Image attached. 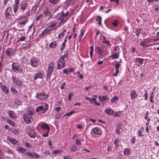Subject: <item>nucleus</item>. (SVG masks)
I'll return each mask as SVG.
<instances>
[{
  "label": "nucleus",
  "mask_w": 159,
  "mask_h": 159,
  "mask_svg": "<svg viewBox=\"0 0 159 159\" xmlns=\"http://www.w3.org/2000/svg\"><path fill=\"white\" fill-rule=\"evenodd\" d=\"M70 13L69 11L64 13L62 12L60 16L58 18V23L59 25L64 24L70 18Z\"/></svg>",
  "instance_id": "f257e3e1"
},
{
  "label": "nucleus",
  "mask_w": 159,
  "mask_h": 159,
  "mask_svg": "<svg viewBox=\"0 0 159 159\" xmlns=\"http://www.w3.org/2000/svg\"><path fill=\"white\" fill-rule=\"evenodd\" d=\"M48 109V105L46 102H43L42 105L36 107L35 111L36 112L41 111L42 113H45Z\"/></svg>",
  "instance_id": "f03ea898"
},
{
  "label": "nucleus",
  "mask_w": 159,
  "mask_h": 159,
  "mask_svg": "<svg viewBox=\"0 0 159 159\" xmlns=\"http://www.w3.org/2000/svg\"><path fill=\"white\" fill-rule=\"evenodd\" d=\"M55 65L52 63H49L46 70V75L47 79H49L51 76Z\"/></svg>",
  "instance_id": "7ed1b4c3"
},
{
  "label": "nucleus",
  "mask_w": 159,
  "mask_h": 159,
  "mask_svg": "<svg viewBox=\"0 0 159 159\" xmlns=\"http://www.w3.org/2000/svg\"><path fill=\"white\" fill-rule=\"evenodd\" d=\"M30 64L32 67L36 68L39 66L40 61L39 58L34 57L30 59Z\"/></svg>",
  "instance_id": "20e7f679"
},
{
  "label": "nucleus",
  "mask_w": 159,
  "mask_h": 159,
  "mask_svg": "<svg viewBox=\"0 0 159 159\" xmlns=\"http://www.w3.org/2000/svg\"><path fill=\"white\" fill-rule=\"evenodd\" d=\"M66 61L62 57H60L58 60L57 63V69L59 70L62 68H64L65 66V63Z\"/></svg>",
  "instance_id": "39448f33"
},
{
  "label": "nucleus",
  "mask_w": 159,
  "mask_h": 159,
  "mask_svg": "<svg viewBox=\"0 0 159 159\" xmlns=\"http://www.w3.org/2000/svg\"><path fill=\"white\" fill-rule=\"evenodd\" d=\"M43 18H44L45 21L48 22L49 19L51 18L52 17L51 12L49 11L48 9H46L43 12Z\"/></svg>",
  "instance_id": "423d86ee"
},
{
  "label": "nucleus",
  "mask_w": 159,
  "mask_h": 159,
  "mask_svg": "<svg viewBox=\"0 0 159 159\" xmlns=\"http://www.w3.org/2000/svg\"><path fill=\"white\" fill-rule=\"evenodd\" d=\"M13 70L17 73H20L22 71V68L17 63H13L11 65Z\"/></svg>",
  "instance_id": "0eeeda50"
},
{
  "label": "nucleus",
  "mask_w": 159,
  "mask_h": 159,
  "mask_svg": "<svg viewBox=\"0 0 159 159\" xmlns=\"http://www.w3.org/2000/svg\"><path fill=\"white\" fill-rule=\"evenodd\" d=\"M36 97L38 99L43 100L47 99L48 97V94L43 92L42 93L37 94Z\"/></svg>",
  "instance_id": "6e6552de"
},
{
  "label": "nucleus",
  "mask_w": 159,
  "mask_h": 159,
  "mask_svg": "<svg viewBox=\"0 0 159 159\" xmlns=\"http://www.w3.org/2000/svg\"><path fill=\"white\" fill-rule=\"evenodd\" d=\"M12 11L11 8L10 7H8L6 8L5 11V17L7 19H9L11 18V14Z\"/></svg>",
  "instance_id": "1a4fd4ad"
},
{
  "label": "nucleus",
  "mask_w": 159,
  "mask_h": 159,
  "mask_svg": "<svg viewBox=\"0 0 159 159\" xmlns=\"http://www.w3.org/2000/svg\"><path fill=\"white\" fill-rule=\"evenodd\" d=\"M23 118L27 124L31 123L33 120L32 116H30L24 115H23Z\"/></svg>",
  "instance_id": "9d476101"
},
{
  "label": "nucleus",
  "mask_w": 159,
  "mask_h": 159,
  "mask_svg": "<svg viewBox=\"0 0 159 159\" xmlns=\"http://www.w3.org/2000/svg\"><path fill=\"white\" fill-rule=\"evenodd\" d=\"M28 6V3L25 2H22L20 4V11L23 12L26 9Z\"/></svg>",
  "instance_id": "9b49d317"
},
{
  "label": "nucleus",
  "mask_w": 159,
  "mask_h": 159,
  "mask_svg": "<svg viewBox=\"0 0 159 159\" xmlns=\"http://www.w3.org/2000/svg\"><path fill=\"white\" fill-rule=\"evenodd\" d=\"M92 131L94 134L98 135L101 134L102 132V130L101 128L98 127H96L93 129Z\"/></svg>",
  "instance_id": "f8f14e48"
},
{
  "label": "nucleus",
  "mask_w": 159,
  "mask_h": 159,
  "mask_svg": "<svg viewBox=\"0 0 159 159\" xmlns=\"http://www.w3.org/2000/svg\"><path fill=\"white\" fill-rule=\"evenodd\" d=\"M52 31V30L50 29L48 27L45 29L40 34V36H43L44 35H47L50 33Z\"/></svg>",
  "instance_id": "ddd939ff"
},
{
  "label": "nucleus",
  "mask_w": 159,
  "mask_h": 159,
  "mask_svg": "<svg viewBox=\"0 0 159 159\" xmlns=\"http://www.w3.org/2000/svg\"><path fill=\"white\" fill-rule=\"evenodd\" d=\"M12 79L13 82L16 85L18 86H20L21 85L22 82L18 78H16L15 77L12 76Z\"/></svg>",
  "instance_id": "4468645a"
},
{
  "label": "nucleus",
  "mask_w": 159,
  "mask_h": 159,
  "mask_svg": "<svg viewBox=\"0 0 159 159\" xmlns=\"http://www.w3.org/2000/svg\"><path fill=\"white\" fill-rule=\"evenodd\" d=\"M6 53L8 57H11L13 54V51L11 48H9L7 49Z\"/></svg>",
  "instance_id": "2eb2a0df"
},
{
  "label": "nucleus",
  "mask_w": 159,
  "mask_h": 159,
  "mask_svg": "<svg viewBox=\"0 0 159 159\" xmlns=\"http://www.w3.org/2000/svg\"><path fill=\"white\" fill-rule=\"evenodd\" d=\"M43 78V75L41 72H38L35 74L34 76V79L36 80L38 79H41Z\"/></svg>",
  "instance_id": "dca6fc26"
},
{
  "label": "nucleus",
  "mask_w": 159,
  "mask_h": 159,
  "mask_svg": "<svg viewBox=\"0 0 159 159\" xmlns=\"http://www.w3.org/2000/svg\"><path fill=\"white\" fill-rule=\"evenodd\" d=\"M144 129L143 127H141L138 130L137 133L138 136L139 137H142L144 135Z\"/></svg>",
  "instance_id": "f3484780"
},
{
  "label": "nucleus",
  "mask_w": 159,
  "mask_h": 159,
  "mask_svg": "<svg viewBox=\"0 0 159 159\" xmlns=\"http://www.w3.org/2000/svg\"><path fill=\"white\" fill-rule=\"evenodd\" d=\"M28 135L31 138H34L36 137V134L33 130L30 129L28 131Z\"/></svg>",
  "instance_id": "a211bd4d"
},
{
  "label": "nucleus",
  "mask_w": 159,
  "mask_h": 159,
  "mask_svg": "<svg viewBox=\"0 0 159 159\" xmlns=\"http://www.w3.org/2000/svg\"><path fill=\"white\" fill-rule=\"evenodd\" d=\"M120 55V52L119 51L113 53L111 56H109V58H112V59L118 58Z\"/></svg>",
  "instance_id": "6ab92c4d"
},
{
  "label": "nucleus",
  "mask_w": 159,
  "mask_h": 159,
  "mask_svg": "<svg viewBox=\"0 0 159 159\" xmlns=\"http://www.w3.org/2000/svg\"><path fill=\"white\" fill-rule=\"evenodd\" d=\"M7 114L11 118H16V114L13 111L9 110L7 112Z\"/></svg>",
  "instance_id": "aec40b11"
},
{
  "label": "nucleus",
  "mask_w": 159,
  "mask_h": 159,
  "mask_svg": "<svg viewBox=\"0 0 159 159\" xmlns=\"http://www.w3.org/2000/svg\"><path fill=\"white\" fill-rule=\"evenodd\" d=\"M58 43V41H54L52 42L49 44V47L52 48H55Z\"/></svg>",
  "instance_id": "412c9836"
},
{
  "label": "nucleus",
  "mask_w": 159,
  "mask_h": 159,
  "mask_svg": "<svg viewBox=\"0 0 159 159\" xmlns=\"http://www.w3.org/2000/svg\"><path fill=\"white\" fill-rule=\"evenodd\" d=\"M96 51L97 53L99 55H102L103 54V51L100 47H98L96 48Z\"/></svg>",
  "instance_id": "4be33fe9"
},
{
  "label": "nucleus",
  "mask_w": 159,
  "mask_h": 159,
  "mask_svg": "<svg viewBox=\"0 0 159 159\" xmlns=\"http://www.w3.org/2000/svg\"><path fill=\"white\" fill-rule=\"evenodd\" d=\"M104 112L108 115H112L113 114L114 111L111 109H106L105 110Z\"/></svg>",
  "instance_id": "5701e85b"
},
{
  "label": "nucleus",
  "mask_w": 159,
  "mask_h": 159,
  "mask_svg": "<svg viewBox=\"0 0 159 159\" xmlns=\"http://www.w3.org/2000/svg\"><path fill=\"white\" fill-rule=\"evenodd\" d=\"M58 20L57 21L54 22L52 23L48 26L50 29L52 30V31L53 30V28H54L58 24Z\"/></svg>",
  "instance_id": "b1692460"
},
{
  "label": "nucleus",
  "mask_w": 159,
  "mask_h": 159,
  "mask_svg": "<svg viewBox=\"0 0 159 159\" xmlns=\"http://www.w3.org/2000/svg\"><path fill=\"white\" fill-rule=\"evenodd\" d=\"M41 127L43 129H46L47 131H48V132L50 131V128L48 125L46 123L42 124Z\"/></svg>",
  "instance_id": "393cba45"
},
{
  "label": "nucleus",
  "mask_w": 159,
  "mask_h": 159,
  "mask_svg": "<svg viewBox=\"0 0 159 159\" xmlns=\"http://www.w3.org/2000/svg\"><path fill=\"white\" fill-rule=\"evenodd\" d=\"M1 88L3 91L6 94H8V89L6 86L4 85H1Z\"/></svg>",
  "instance_id": "a878e982"
},
{
  "label": "nucleus",
  "mask_w": 159,
  "mask_h": 159,
  "mask_svg": "<svg viewBox=\"0 0 159 159\" xmlns=\"http://www.w3.org/2000/svg\"><path fill=\"white\" fill-rule=\"evenodd\" d=\"M13 8L14 13H16L17 12L19 7V4L14 3L12 5Z\"/></svg>",
  "instance_id": "bb28decb"
},
{
  "label": "nucleus",
  "mask_w": 159,
  "mask_h": 159,
  "mask_svg": "<svg viewBox=\"0 0 159 159\" xmlns=\"http://www.w3.org/2000/svg\"><path fill=\"white\" fill-rule=\"evenodd\" d=\"M98 98L101 101H104L105 100H107L109 98L106 95L103 96H99L98 97Z\"/></svg>",
  "instance_id": "cd10ccee"
},
{
  "label": "nucleus",
  "mask_w": 159,
  "mask_h": 159,
  "mask_svg": "<svg viewBox=\"0 0 159 159\" xmlns=\"http://www.w3.org/2000/svg\"><path fill=\"white\" fill-rule=\"evenodd\" d=\"M137 96L135 91L133 90L131 92V97L132 99L135 98Z\"/></svg>",
  "instance_id": "c85d7f7f"
},
{
  "label": "nucleus",
  "mask_w": 159,
  "mask_h": 159,
  "mask_svg": "<svg viewBox=\"0 0 159 159\" xmlns=\"http://www.w3.org/2000/svg\"><path fill=\"white\" fill-rule=\"evenodd\" d=\"M114 144L116 148H119L120 144V140L119 139H116L115 141Z\"/></svg>",
  "instance_id": "c756f323"
},
{
  "label": "nucleus",
  "mask_w": 159,
  "mask_h": 159,
  "mask_svg": "<svg viewBox=\"0 0 159 159\" xmlns=\"http://www.w3.org/2000/svg\"><path fill=\"white\" fill-rule=\"evenodd\" d=\"M29 157H35L36 158H38L39 156L37 153L34 152H30Z\"/></svg>",
  "instance_id": "7c9ffc66"
},
{
  "label": "nucleus",
  "mask_w": 159,
  "mask_h": 159,
  "mask_svg": "<svg viewBox=\"0 0 159 159\" xmlns=\"http://www.w3.org/2000/svg\"><path fill=\"white\" fill-rule=\"evenodd\" d=\"M8 140L11 143H12V144L14 145H15L18 143V141L17 140L13 138H9L8 139Z\"/></svg>",
  "instance_id": "2f4dec72"
},
{
  "label": "nucleus",
  "mask_w": 159,
  "mask_h": 159,
  "mask_svg": "<svg viewBox=\"0 0 159 159\" xmlns=\"http://www.w3.org/2000/svg\"><path fill=\"white\" fill-rule=\"evenodd\" d=\"M66 30H63L61 33H60L58 35V38L59 39L62 38L64 36V34H66Z\"/></svg>",
  "instance_id": "473e14b6"
},
{
  "label": "nucleus",
  "mask_w": 159,
  "mask_h": 159,
  "mask_svg": "<svg viewBox=\"0 0 159 159\" xmlns=\"http://www.w3.org/2000/svg\"><path fill=\"white\" fill-rule=\"evenodd\" d=\"M130 153V150L128 148H126L124 152V154L126 156L129 155Z\"/></svg>",
  "instance_id": "72a5a7b5"
},
{
  "label": "nucleus",
  "mask_w": 159,
  "mask_h": 159,
  "mask_svg": "<svg viewBox=\"0 0 159 159\" xmlns=\"http://www.w3.org/2000/svg\"><path fill=\"white\" fill-rule=\"evenodd\" d=\"M6 122L7 123L9 124V125H11V126H15V123L14 122L12 121V120L9 119H7L6 120Z\"/></svg>",
  "instance_id": "f704fd0d"
},
{
  "label": "nucleus",
  "mask_w": 159,
  "mask_h": 159,
  "mask_svg": "<svg viewBox=\"0 0 159 159\" xmlns=\"http://www.w3.org/2000/svg\"><path fill=\"white\" fill-rule=\"evenodd\" d=\"M144 59L141 58H136V61L138 62L140 65H142L143 63Z\"/></svg>",
  "instance_id": "c9c22d12"
},
{
  "label": "nucleus",
  "mask_w": 159,
  "mask_h": 159,
  "mask_svg": "<svg viewBox=\"0 0 159 159\" xmlns=\"http://www.w3.org/2000/svg\"><path fill=\"white\" fill-rule=\"evenodd\" d=\"M148 43L146 40H143L140 43V45L143 47H148L147 45Z\"/></svg>",
  "instance_id": "e433bc0d"
},
{
  "label": "nucleus",
  "mask_w": 159,
  "mask_h": 159,
  "mask_svg": "<svg viewBox=\"0 0 159 159\" xmlns=\"http://www.w3.org/2000/svg\"><path fill=\"white\" fill-rule=\"evenodd\" d=\"M148 115H149V113L148 111H147L146 112L145 116H144V118L145 120H147V121H150L151 120L150 118L149 117H148Z\"/></svg>",
  "instance_id": "4c0bfd02"
},
{
  "label": "nucleus",
  "mask_w": 159,
  "mask_h": 159,
  "mask_svg": "<svg viewBox=\"0 0 159 159\" xmlns=\"http://www.w3.org/2000/svg\"><path fill=\"white\" fill-rule=\"evenodd\" d=\"M60 0H49V2L54 4H56L58 3L60 1Z\"/></svg>",
  "instance_id": "58836bf2"
},
{
  "label": "nucleus",
  "mask_w": 159,
  "mask_h": 159,
  "mask_svg": "<svg viewBox=\"0 0 159 159\" xmlns=\"http://www.w3.org/2000/svg\"><path fill=\"white\" fill-rule=\"evenodd\" d=\"M34 113V110H28L27 111V114H25L26 115H29L32 116Z\"/></svg>",
  "instance_id": "ea45409f"
},
{
  "label": "nucleus",
  "mask_w": 159,
  "mask_h": 159,
  "mask_svg": "<svg viewBox=\"0 0 159 159\" xmlns=\"http://www.w3.org/2000/svg\"><path fill=\"white\" fill-rule=\"evenodd\" d=\"M96 21L98 22V24L99 25H102V18L100 16H98V17L97 19H96Z\"/></svg>",
  "instance_id": "a19ab883"
},
{
  "label": "nucleus",
  "mask_w": 159,
  "mask_h": 159,
  "mask_svg": "<svg viewBox=\"0 0 159 159\" xmlns=\"http://www.w3.org/2000/svg\"><path fill=\"white\" fill-rule=\"evenodd\" d=\"M153 94L154 93L153 92H152V93H151L150 95V101L151 103H153L154 102V101L153 100V98L154 97Z\"/></svg>",
  "instance_id": "79ce46f5"
},
{
  "label": "nucleus",
  "mask_w": 159,
  "mask_h": 159,
  "mask_svg": "<svg viewBox=\"0 0 159 159\" xmlns=\"http://www.w3.org/2000/svg\"><path fill=\"white\" fill-rule=\"evenodd\" d=\"M76 113V111H72L69 112L65 114L64 115V116H70L73 113Z\"/></svg>",
  "instance_id": "37998d69"
},
{
  "label": "nucleus",
  "mask_w": 159,
  "mask_h": 159,
  "mask_svg": "<svg viewBox=\"0 0 159 159\" xmlns=\"http://www.w3.org/2000/svg\"><path fill=\"white\" fill-rule=\"evenodd\" d=\"M11 90L12 93H13V95L16 94L18 93L17 91L13 87L11 88Z\"/></svg>",
  "instance_id": "c03bdc74"
},
{
  "label": "nucleus",
  "mask_w": 159,
  "mask_h": 159,
  "mask_svg": "<svg viewBox=\"0 0 159 159\" xmlns=\"http://www.w3.org/2000/svg\"><path fill=\"white\" fill-rule=\"evenodd\" d=\"M118 99V98L116 96H114L113 98L111 99V102L112 103H114Z\"/></svg>",
  "instance_id": "a18cd8bd"
},
{
  "label": "nucleus",
  "mask_w": 159,
  "mask_h": 159,
  "mask_svg": "<svg viewBox=\"0 0 159 159\" xmlns=\"http://www.w3.org/2000/svg\"><path fill=\"white\" fill-rule=\"evenodd\" d=\"M26 149L22 147H20L18 150L21 153H23L26 151Z\"/></svg>",
  "instance_id": "49530a36"
},
{
  "label": "nucleus",
  "mask_w": 159,
  "mask_h": 159,
  "mask_svg": "<svg viewBox=\"0 0 159 159\" xmlns=\"http://www.w3.org/2000/svg\"><path fill=\"white\" fill-rule=\"evenodd\" d=\"M90 55L91 57H92L93 55V46H91L90 47Z\"/></svg>",
  "instance_id": "de8ad7c7"
},
{
  "label": "nucleus",
  "mask_w": 159,
  "mask_h": 159,
  "mask_svg": "<svg viewBox=\"0 0 159 159\" xmlns=\"http://www.w3.org/2000/svg\"><path fill=\"white\" fill-rule=\"evenodd\" d=\"M77 149L75 145H71L70 148V150L72 152L75 151Z\"/></svg>",
  "instance_id": "09e8293b"
},
{
  "label": "nucleus",
  "mask_w": 159,
  "mask_h": 159,
  "mask_svg": "<svg viewBox=\"0 0 159 159\" xmlns=\"http://www.w3.org/2000/svg\"><path fill=\"white\" fill-rule=\"evenodd\" d=\"M84 34V32L83 30H80V34L79 36V38L80 41L82 37Z\"/></svg>",
  "instance_id": "8fccbe9b"
},
{
  "label": "nucleus",
  "mask_w": 159,
  "mask_h": 159,
  "mask_svg": "<svg viewBox=\"0 0 159 159\" xmlns=\"http://www.w3.org/2000/svg\"><path fill=\"white\" fill-rule=\"evenodd\" d=\"M120 65L119 62H117L116 64L114 65V67L115 69H119V68L120 67Z\"/></svg>",
  "instance_id": "3c124183"
},
{
  "label": "nucleus",
  "mask_w": 159,
  "mask_h": 159,
  "mask_svg": "<svg viewBox=\"0 0 159 159\" xmlns=\"http://www.w3.org/2000/svg\"><path fill=\"white\" fill-rule=\"evenodd\" d=\"M62 151L60 150H54L52 152V154H58L60 153Z\"/></svg>",
  "instance_id": "603ef678"
},
{
  "label": "nucleus",
  "mask_w": 159,
  "mask_h": 159,
  "mask_svg": "<svg viewBox=\"0 0 159 159\" xmlns=\"http://www.w3.org/2000/svg\"><path fill=\"white\" fill-rule=\"evenodd\" d=\"M12 132L14 134L17 135L20 133V132L18 129H15L13 130Z\"/></svg>",
  "instance_id": "864d4df0"
},
{
  "label": "nucleus",
  "mask_w": 159,
  "mask_h": 159,
  "mask_svg": "<svg viewBox=\"0 0 159 159\" xmlns=\"http://www.w3.org/2000/svg\"><path fill=\"white\" fill-rule=\"evenodd\" d=\"M118 21L116 20H115L112 23V25L115 26L116 27L117 25Z\"/></svg>",
  "instance_id": "5fc2aeb1"
},
{
  "label": "nucleus",
  "mask_w": 159,
  "mask_h": 159,
  "mask_svg": "<svg viewBox=\"0 0 159 159\" xmlns=\"http://www.w3.org/2000/svg\"><path fill=\"white\" fill-rule=\"evenodd\" d=\"M27 20L26 19H25L23 21L20 22L19 24L20 25H24L27 22Z\"/></svg>",
  "instance_id": "6e6d98bb"
},
{
  "label": "nucleus",
  "mask_w": 159,
  "mask_h": 159,
  "mask_svg": "<svg viewBox=\"0 0 159 159\" xmlns=\"http://www.w3.org/2000/svg\"><path fill=\"white\" fill-rule=\"evenodd\" d=\"M25 39V36H23L21 37L19 40H18L17 41L19 42V41H24Z\"/></svg>",
  "instance_id": "4d7b16f0"
},
{
  "label": "nucleus",
  "mask_w": 159,
  "mask_h": 159,
  "mask_svg": "<svg viewBox=\"0 0 159 159\" xmlns=\"http://www.w3.org/2000/svg\"><path fill=\"white\" fill-rule=\"evenodd\" d=\"M43 15L42 14H40L36 18V20H39L40 18L43 17Z\"/></svg>",
  "instance_id": "13d9d810"
},
{
  "label": "nucleus",
  "mask_w": 159,
  "mask_h": 159,
  "mask_svg": "<svg viewBox=\"0 0 159 159\" xmlns=\"http://www.w3.org/2000/svg\"><path fill=\"white\" fill-rule=\"evenodd\" d=\"M147 92H148L147 90H146L145 91V93L144 94L145 99L146 100H147L148 99V93H147Z\"/></svg>",
  "instance_id": "bf43d9fd"
},
{
  "label": "nucleus",
  "mask_w": 159,
  "mask_h": 159,
  "mask_svg": "<svg viewBox=\"0 0 159 159\" xmlns=\"http://www.w3.org/2000/svg\"><path fill=\"white\" fill-rule=\"evenodd\" d=\"M60 57H62L63 59H65V58H68V56L67 53H66V54H64L63 55L61 56Z\"/></svg>",
  "instance_id": "052dcab7"
},
{
  "label": "nucleus",
  "mask_w": 159,
  "mask_h": 159,
  "mask_svg": "<svg viewBox=\"0 0 159 159\" xmlns=\"http://www.w3.org/2000/svg\"><path fill=\"white\" fill-rule=\"evenodd\" d=\"M75 143L79 146H80L81 145V143L80 141L77 139H76L75 141Z\"/></svg>",
  "instance_id": "680f3d73"
},
{
  "label": "nucleus",
  "mask_w": 159,
  "mask_h": 159,
  "mask_svg": "<svg viewBox=\"0 0 159 159\" xmlns=\"http://www.w3.org/2000/svg\"><path fill=\"white\" fill-rule=\"evenodd\" d=\"M107 42V40L105 37L104 36H103L102 43L104 44H105Z\"/></svg>",
  "instance_id": "e2e57ef3"
},
{
  "label": "nucleus",
  "mask_w": 159,
  "mask_h": 159,
  "mask_svg": "<svg viewBox=\"0 0 159 159\" xmlns=\"http://www.w3.org/2000/svg\"><path fill=\"white\" fill-rule=\"evenodd\" d=\"M55 117L56 119H59L60 118L61 115L59 114H57L55 115Z\"/></svg>",
  "instance_id": "0e129e2a"
},
{
  "label": "nucleus",
  "mask_w": 159,
  "mask_h": 159,
  "mask_svg": "<svg viewBox=\"0 0 159 159\" xmlns=\"http://www.w3.org/2000/svg\"><path fill=\"white\" fill-rule=\"evenodd\" d=\"M116 72L115 73H114L113 74V75L114 76H117L119 72V69H116Z\"/></svg>",
  "instance_id": "69168bd1"
},
{
  "label": "nucleus",
  "mask_w": 159,
  "mask_h": 159,
  "mask_svg": "<svg viewBox=\"0 0 159 159\" xmlns=\"http://www.w3.org/2000/svg\"><path fill=\"white\" fill-rule=\"evenodd\" d=\"M78 78H80V79H82L83 78V75L80 74V72L78 71Z\"/></svg>",
  "instance_id": "338daca9"
},
{
  "label": "nucleus",
  "mask_w": 159,
  "mask_h": 159,
  "mask_svg": "<svg viewBox=\"0 0 159 159\" xmlns=\"http://www.w3.org/2000/svg\"><path fill=\"white\" fill-rule=\"evenodd\" d=\"M141 29H138L137 30V31L136 33V36H138L139 34L141 32Z\"/></svg>",
  "instance_id": "774afa93"
}]
</instances>
